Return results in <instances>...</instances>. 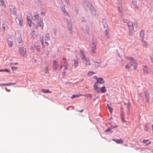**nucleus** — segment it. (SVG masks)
<instances>
[{"mask_svg":"<svg viewBox=\"0 0 153 153\" xmlns=\"http://www.w3.org/2000/svg\"><path fill=\"white\" fill-rule=\"evenodd\" d=\"M62 10L63 13L65 14V15H68V13H67L66 10L65 9V8L64 7H62Z\"/></svg>","mask_w":153,"mask_h":153,"instance_id":"nucleus-23","label":"nucleus"},{"mask_svg":"<svg viewBox=\"0 0 153 153\" xmlns=\"http://www.w3.org/2000/svg\"><path fill=\"white\" fill-rule=\"evenodd\" d=\"M36 48L37 49L38 51H39L40 50V48L39 46L38 45H37L36 46Z\"/></svg>","mask_w":153,"mask_h":153,"instance_id":"nucleus-42","label":"nucleus"},{"mask_svg":"<svg viewBox=\"0 0 153 153\" xmlns=\"http://www.w3.org/2000/svg\"><path fill=\"white\" fill-rule=\"evenodd\" d=\"M121 119L122 120V121L123 122H125V121L124 120V117H123V113H122L121 114Z\"/></svg>","mask_w":153,"mask_h":153,"instance_id":"nucleus-37","label":"nucleus"},{"mask_svg":"<svg viewBox=\"0 0 153 153\" xmlns=\"http://www.w3.org/2000/svg\"><path fill=\"white\" fill-rule=\"evenodd\" d=\"M49 68L48 67H46L45 68V73H49Z\"/></svg>","mask_w":153,"mask_h":153,"instance_id":"nucleus-32","label":"nucleus"},{"mask_svg":"<svg viewBox=\"0 0 153 153\" xmlns=\"http://www.w3.org/2000/svg\"><path fill=\"white\" fill-rule=\"evenodd\" d=\"M3 70H4V71H6L7 72H9V71L7 69H3Z\"/></svg>","mask_w":153,"mask_h":153,"instance_id":"nucleus-49","label":"nucleus"},{"mask_svg":"<svg viewBox=\"0 0 153 153\" xmlns=\"http://www.w3.org/2000/svg\"><path fill=\"white\" fill-rule=\"evenodd\" d=\"M94 78L95 79H96L97 80V79H98L99 78H98L96 76H95L94 77Z\"/></svg>","mask_w":153,"mask_h":153,"instance_id":"nucleus-51","label":"nucleus"},{"mask_svg":"<svg viewBox=\"0 0 153 153\" xmlns=\"http://www.w3.org/2000/svg\"><path fill=\"white\" fill-rule=\"evenodd\" d=\"M74 66L75 68H76L78 66V59H74Z\"/></svg>","mask_w":153,"mask_h":153,"instance_id":"nucleus-12","label":"nucleus"},{"mask_svg":"<svg viewBox=\"0 0 153 153\" xmlns=\"http://www.w3.org/2000/svg\"><path fill=\"white\" fill-rule=\"evenodd\" d=\"M85 60V65L87 66H88L90 65V60L88 59H84V60Z\"/></svg>","mask_w":153,"mask_h":153,"instance_id":"nucleus-14","label":"nucleus"},{"mask_svg":"<svg viewBox=\"0 0 153 153\" xmlns=\"http://www.w3.org/2000/svg\"><path fill=\"white\" fill-rule=\"evenodd\" d=\"M121 112H122V113H122V111H123V108H122L121 107Z\"/></svg>","mask_w":153,"mask_h":153,"instance_id":"nucleus-57","label":"nucleus"},{"mask_svg":"<svg viewBox=\"0 0 153 153\" xmlns=\"http://www.w3.org/2000/svg\"><path fill=\"white\" fill-rule=\"evenodd\" d=\"M114 128V127H113V126H111L110 127L108 128L106 130H105L104 131L105 132H108V131H109L111 133H112L113 132V131H111V130Z\"/></svg>","mask_w":153,"mask_h":153,"instance_id":"nucleus-21","label":"nucleus"},{"mask_svg":"<svg viewBox=\"0 0 153 153\" xmlns=\"http://www.w3.org/2000/svg\"><path fill=\"white\" fill-rule=\"evenodd\" d=\"M17 41L19 43H20L22 41V39L21 37H19L17 39Z\"/></svg>","mask_w":153,"mask_h":153,"instance_id":"nucleus-30","label":"nucleus"},{"mask_svg":"<svg viewBox=\"0 0 153 153\" xmlns=\"http://www.w3.org/2000/svg\"><path fill=\"white\" fill-rule=\"evenodd\" d=\"M151 143V142H149L147 144H146V145H148V144H150Z\"/></svg>","mask_w":153,"mask_h":153,"instance_id":"nucleus-59","label":"nucleus"},{"mask_svg":"<svg viewBox=\"0 0 153 153\" xmlns=\"http://www.w3.org/2000/svg\"><path fill=\"white\" fill-rule=\"evenodd\" d=\"M18 68L17 67L14 66H13L11 68L12 70L13 71L17 70Z\"/></svg>","mask_w":153,"mask_h":153,"instance_id":"nucleus-38","label":"nucleus"},{"mask_svg":"<svg viewBox=\"0 0 153 153\" xmlns=\"http://www.w3.org/2000/svg\"><path fill=\"white\" fill-rule=\"evenodd\" d=\"M82 96V94H80L79 95H72V96L71 97V98L72 99L74 98L77 97H78L80 96Z\"/></svg>","mask_w":153,"mask_h":153,"instance_id":"nucleus-26","label":"nucleus"},{"mask_svg":"<svg viewBox=\"0 0 153 153\" xmlns=\"http://www.w3.org/2000/svg\"><path fill=\"white\" fill-rule=\"evenodd\" d=\"M7 43L9 47H11L13 46V42L12 41L8 40L7 42Z\"/></svg>","mask_w":153,"mask_h":153,"instance_id":"nucleus-22","label":"nucleus"},{"mask_svg":"<svg viewBox=\"0 0 153 153\" xmlns=\"http://www.w3.org/2000/svg\"><path fill=\"white\" fill-rule=\"evenodd\" d=\"M5 84H0V86H5Z\"/></svg>","mask_w":153,"mask_h":153,"instance_id":"nucleus-50","label":"nucleus"},{"mask_svg":"<svg viewBox=\"0 0 153 153\" xmlns=\"http://www.w3.org/2000/svg\"><path fill=\"white\" fill-rule=\"evenodd\" d=\"M14 64L15 65H17L18 64V63L16 62L14 63Z\"/></svg>","mask_w":153,"mask_h":153,"instance_id":"nucleus-53","label":"nucleus"},{"mask_svg":"<svg viewBox=\"0 0 153 153\" xmlns=\"http://www.w3.org/2000/svg\"><path fill=\"white\" fill-rule=\"evenodd\" d=\"M89 5H90L91 6H92V4H90Z\"/></svg>","mask_w":153,"mask_h":153,"instance_id":"nucleus-60","label":"nucleus"},{"mask_svg":"<svg viewBox=\"0 0 153 153\" xmlns=\"http://www.w3.org/2000/svg\"><path fill=\"white\" fill-rule=\"evenodd\" d=\"M95 74V73H94L93 71H90V72H88V76H91V75H93V74Z\"/></svg>","mask_w":153,"mask_h":153,"instance_id":"nucleus-34","label":"nucleus"},{"mask_svg":"<svg viewBox=\"0 0 153 153\" xmlns=\"http://www.w3.org/2000/svg\"><path fill=\"white\" fill-rule=\"evenodd\" d=\"M10 9H13L14 8V7L12 5L10 6Z\"/></svg>","mask_w":153,"mask_h":153,"instance_id":"nucleus-44","label":"nucleus"},{"mask_svg":"<svg viewBox=\"0 0 153 153\" xmlns=\"http://www.w3.org/2000/svg\"><path fill=\"white\" fill-rule=\"evenodd\" d=\"M80 53L82 55V59L84 60V59H85V55L84 54V52L82 51H80Z\"/></svg>","mask_w":153,"mask_h":153,"instance_id":"nucleus-28","label":"nucleus"},{"mask_svg":"<svg viewBox=\"0 0 153 153\" xmlns=\"http://www.w3.org/2000/svg\"><path fill=\"white\" fill-rule=\"evenodd\" d=\"M107 105L108 106V108L109 109V110L110 112V113H111L113 111L112 108L111 107L110 105H109L108 104H107Z\"/></svg>","mask_w":153,"mask_h":153,"instance_id":"nucleus-27","label":"nucleus"},{"mask_svg":"<svg viewBox=\"0 0 153 153\" xmlns=\"http://www.w3.org/2000/svg\"><path fill=\"white\" fill-rule=\"evenodd\" d=\"M151 61H152L153 62V58H151Z\"/></svg>","mask_w":153,"mask_h":153,"instance_id":"nucleus-56","label":"nucleus"},{"mask_svg":"<svg viewBox=\"0 0 153 153\" xmlns=\"http://www.w3.org/2000/svg\"><path fill=\"white\" fill-rule=\"evenodd\" d=\"M152 128L153 127V124H152Z\"/></svg>","mask_w":153,"mask_h":153,"instance_id":"nucleus-61","label":"nucleus"},{"mask_svg":"<svg viewBox=\"0 0 153 153\" xmlns=\"http://www.w3.org/2000/svg\"><path fill=\"white\" fill-rule=\"evenodd\" d=\"M144 33L143 31H141L140 33V36L141 40H143L144 38Z\"/></svg>","mask_w":153,"mask_h":153,"instance_id":"nucleus-16","label":"nucleus"},{"mask_svg":"<svg viewBox=\"0 0 153 153\" xmlns=\"http://www.w3.org/2000/svg\"><path fill=\"white\" fill-rule=\"evenodd\" d=\"M127 59L130 61L131 65L134 66V68L135 69L137 66V64L136 62L135 59L131 57H127Z\"/></svg>","mask_w":153,"mask_h":153,"instance_id":"nucleus-3","label":"nucleus"},{"mask_svg":"<svg viewBox=\"0 0 153 153\" xmlns=\"http://www.w3.org/2000/svg\"><path fill=\"white\" fill-rule=\"evenodd\" d=\"M20 54L23 56H26V49L23 47L20 48L19 50Z\"/></svg>","mask_w":153,"mask_h":153,"instance_id":"nucleus-4","label":"nucleus"},{"mask_svg":"<svg viewBox=\"0 0 153 153\" xmlns=\"http://www.w3.org/2000/svg\"><path fill=\"white\" fill-rule=\"evenodd\" d=\"M32 19V16L31 15H29L27 16V22L30 27L31 26Z\"/></svg>","mask_w":153,"mask_h":153,"instance_id":"nucleus-7","label":"nucleus"},{"mask_svg":"<svg viewBox=\"0 0 153 153\" xmlns=\"http://www.w3.org/2000/svg\"><path fill=\"white\" fill-rule=\"evenodd\" d=\"M14 84H15V83H6L5 84V86H9V85H14Z\"/></svg>","mask_w":153,"mask_h":153,"instance_id":"nucleus-39","label":"nucleus"},{"mask_svg":"<svg viewBox=\"0 0 153 153\" xmlns=\"http://www.w3.org/2000/svg\"><path fill=\"white\" fill-rule=\"evenodd\" d=\"M62 68V65H61L60 66V69H61Z\"/></svg>","mask_w":153,"mask_h":153,"instance_id":"nucleus-52","label":"nucleus"},{"mask_svg":"<svg viewBox=\"0 0 153 153\" xmlns=\"http://www.w3.org/2000/svg\"><path fill=\"white\" fill-rule=\"evenodd\" d=\"M65 67V68L63 70V71L62 72V75L63 76H65V74L66 73V70L68 69V65L66 66V65L65 66H64Z\"/></svg>","mask_w":153,"mask_h":153,"instance_id":"nucleus-19","label":"nucleus"},{"mask_svg":"<svg viewBox=\"0 0 153 153\" xmlns=\"http://www.w3.org/2000/svg\"><path fill=\"white\" fill-rule=\"evenodd\" d=\"M148 140H143V142L144 143H146V142L148 141Z\"/></svg>","mask_w":153,"mask_h":153,"instance_id":"nucleus-47","label":"nucleus"},{"mask_svg":"<svg viewBox=\"0 0 153 153\" xmlns=\"http://www.w3.org/2000/svg\"><path fill=\"white\" fill-rule=\"evenodd\" d=\"M94 89L95 88H98L99 87H98V85H97V83H96L94 85Z\"/></svg>","mask_w":153,"mask_h":153,"instance_id":"nucleus-41","label":"nucleus"},{"mask_svg":"<svg viewBox=\"0 0 153 153\" xmlns=\"http://www.w3.org/2000/svg\"><path fill=\"white\" fill-rule=\"evenodd\" d=\"M50 40V36L49 35L48 33H46L45 36V43L47 44V45H48V43L47 41Z\"/></svg>","mask_w":153,"mask_h":153,"instance_id":"nucleus-9","label":"nucleus"},{"mask_svg":"<svg viewBox=\"0 0 153 153\" xmlns=\"http://www.w3.org/2000/svg\"><path fill=\"white\" fill-rule=\"evenodd\" d=\"M105 34L107 38H108L109 37L108 32L107 30H105Z\"/></svg>","mask_w":153,"mask_h":153,"instance_id":"nucleus-31","label":"nucleus"},{"mask_svg":"<svg viewBox=\"0 0 153 153\" xmlns=\"http://www.w3.org/2000/svg\"><path fill=\"white\" fill-rule=\"evenodd\" d=\"M145 97V100L146 102H148L149 101V95L148 92L146 91L144 92Z\"/></svg>","mask_w":153,"mask_h":153,"instance_id":"nucleus-6","label":"nucleus"},{"mask_svg":"<svg viewBox=\"0 0 153 153\" xmlns=\"http://www.w3.org/2000/svg\"><path fill=\"white\" fill-rule=\"evenodd\" d=\"M143 73L145 74H146L148 73V69L147 67L146 66H143Z\"/></svg>","mask_w":153,"mask_h":153,"instance_id":"nucleus-13","label":"nucleus"},{"mask_svg":"<svg viewBox=\"0 0 153 153\" xmlns=\"http://www.w3.org/2000/svg\"><path fill=\"white\" fill-rule=\"evenodd\" d=\"M101 64L100 62H95L94 63V65L96 67H99Z\"/></svg>","mask_w":153,"mask_h":153,"instance_id":"nucleus-24","label":"nucleus"},{"mask_svg":"<svg viewBox=\"0 0 153 153\" xmlns=\"http://www.w3.org/2000/svg\"><path fill=\"white\" fill-rule=\"evenodd\" d=\"M0 4H1L2 6H3L4 4V2L3 0H1L0 1Z\"/></svg>","mask_w":153,"mask_h":153,"instance_id":"nucleus-43","label":"nucleus"},{"mask_svg":"<svg viewBox=\"0 0 153 153\" xmlns=\"http://www.w3.org/2000/svg\"><path fill=\"white\" fill-rule=\"evenodd\" d=\"M39 26L41 27L42 30H43L44 27V23L42 20H40L39 23Z\"/></svg>","mask_w":153,"mask_h":153,"instance_id":"nucleus-15","label":"nucleus"},{"mask_svg":"<svg viewBox=\"0 0 153 153\" xmlns=\"http://www.w3.org/2000/svg\"><path fill=\"white\" fill-rule=\"evenodd\" d=\"M94 89L97 93H99L100 92V89L99 88H95Z\"/></svg>","mask_w":153,"mask_h":153,"instance_id":"nucleus-36","label":"nucleus"},{"mask_svg":"<svg viewBox=\"0 0 153 153\" xmlns=\"http://www.w3.org/2000/svg\"><path fill=\"white\" fill-rule=\"evenodd\" d=\"M118 2L117 4L119 14L122 17H124L128 14V11L122 8L121 6L122 1L121 0H118Z\"/></svg>","mask_w":153,"mask_h":153,"instance_id":"nucleus-2","label":"nucleus"},{"mask_svg":"<svg viewBox=\"0 0 153 153\" xmlns=\"http://www.w3.org/2000/svg\"><path fill=\"white\" fill-rule=\"evenodd\" d=\"M147 44L146 42L143 41L142 45L143 47L146 48L147 47Z\"/></svg>","mask_w":153,"mask_h":153,"instance_id":"nucleus-25","label":"nucleus"},{"mask_svg":"<svg viewBox=\"0 0 153 153\" xmlns=\"http://www.w3.org/2000/svg\"><path fill=\"white\" fill-rule=\"evenodd\" d=\"M104 82V81L102 78H99L98 79H97V81L96 83H99L100 84H103Z\"/></svg>","mask_w":153,"mask_h":153,"instance_id":"nucleus-11","label":"nucleus"},{"mask_svg":"<svg viewBox=\"0 0 153 153\" xmlns=\"http://www.w3.org/2000/svg\"><path fill=\"white\" fill-rule=\"evenodd\" d=\"M112 140L118 144H121L123 143V140L121 139H112Z\"/></svg>","mask_w":153,"mask_h":153,"instance_id":"nucleus-10","label":"nucleus"},{"mask_svg":"<svg viewBox=\"0 0 153 153\" xmlns=\"http://www.w3.org/2000/svg\"><path fill=\"white\" fill-rule=\"evenodd\" d=\"M96 45L94 43L92 44L91 45V54H94L96 52Z\"/></svg>","mask_w":153,"mask_h":153,"instance_id":"nucleus-5","label":"nucleus"},{"mask_svg":"<svg viewBox=\"0 0 153 153\" xmlns=\"http://www.w3.org/2000/svg\"><path fill=\"white\" fill-rule=\"evenodd\" d=\"M35 19L36 20H39V15L38 14H36L34 16Z\"/></svg>","mask_w":153,"mask_h":153,"instance_id":"nucleus-29","label":"nucleus"},{"mask_svg":"<svg viewBox=\"0 0 153 153\" xmlns=\"http://www.w3.org/2000/svg\"><path fill=\"white\" fill-rule=\"evenodd\" d=\"M53 65L54 69L55 70H56L58 67V65L57 62L56 60H53Z\"/></svg>","mask_w":153,"mask_h":153,"instance_id":"nucleus-8","label":"nucleus"},{"mask_svg":"<svg viewBox=\"0 0 153 153\" xmlns=\"http://www.w3.org/2000/svg\"><path fill=\"white\" fill-rule=\"evenodd\" d=\"M82 95L86 97H90L91 98H92V97L91 96V95L90 94H88L86 95Z\"/></svg>","mask_w":153,"mask_h":153,"instance_id":"nucleus-33","label":"nucleus"},{"mask_svg":"<svg viewBox=\"0 0 153 153\" xmlns=\"http://www.w3.org/2000/svg\"><path fill=\"white\" fill-rule=\"evenodd\" d=\"M123 22L124 23H127V22H127V19H123Z\"/></svg>","mask_w":153,"mask_h":153,"instance_id":"nucleus-46","label":"nucleus"},{"mask_svg":"<svg viewBox=\"0 0 153 153\" xmlns=\"http://www.w3.org/2000/svg\"><path fill=\"white\" fill-rule=\"evenodd\" d=\"M19 24L21 26H22V21L21 20H19Z\"/></svg>","mask_w":153,"mask_h":153,"instance_id":"nucleus-45","label":"nucleus"},{"mask_svg":"<svg viewBox=\"0 0 153 153\" xmlns=\"http://www.w3.org/2000/svg\"><path fill=\"white\" fill-rule=\"evenodd\" d=\"M4 70H0V72L3 71Z\"/></svg>","mask_w":153,"mask_h":153,"instance_id":"nucleus-55","label":"nucleus"},{"mask_svg":"<svg viewBox=\"0 0 153 153\" xmlns=\"http://www.w3.org/2000/svg\"><path fill=\"white\" fill-rule=\"evenodd\" d=\"M106 90L105 86H102L100 89V91L102 93H104L106 92Z\"/></svg>","mask_w":153,"mask_h":153,"instance_id":"nucleus-17","label":"nucleus"},{"mask_svg":"<svg viewBox=\"0 0 153 153\" xmlns=\"http://www.w3.org/2000/svg\"><path fill=\"white\" fill-rule=\"evenodd\" d=\"M41 90L44 93H51V91H49V90L47 89H42Z\"/></svg>","mask_w":153,"mask_h":153,"instance_id":"nucleus-20","label":"nucleus"},{"mask_svg":"<svg viewBox=\"0 0 153 153\" xmlns=\"http://www.w3.org/2000/svg\"><path fill=\"white\" fill-rule=\"evenodd\" d=\"M41 42L42 44V45H43V46H44V44H43V39H42L41 40ZM43 47H44V46H43Z\"/></svg>","mask_w":153,"mask_h":153,"instance_id":"nucleus-48","label":"nucleus"},{"mask_svg":"<svg viewBox=\"0 0 153 153\" xmlns=\"http://www.w3.org/2000/svg\"><path fill=\"white\" fill-rule=\"evenodd\" d=\"M83 111V110H82L81 111H79L80 112H82Z\"/></svg>","mask_w":153,"mask_h":153,"instance_id":"nucleus-58","label":"nucleus"},{"mask_svg":"<svg viewBox=\"0 0 153 153\" xmlns=\"http://www.w3.org/2000/svg\"><path fill=\"white\" fill-rule=\"evenodd\" d=\"M62 59L63 61L64 66H65L66 65V66L68 65V63L67 61V59L65 58H63Z\"/></svg>","mask_w":153,"mask_h":153,"instance_id":"nucleus-18","label":"nucleus"},{"mask_svg":"<svg viewBox=\"0 0 153 153\" xmlns=\"http://www.w3.org/2000/svg\"><path fill=\"white\" fill-rule=\"evenodd\" d=\"M112 126L114 127V128H116V127H117V126H116V125H115V126Z\"/></svg>","mask_w":153,"mask_h":153,"instance_id":"nucleus-54","label":"nucleus"},{"mask_svg":"<svg viewBox=\"0 0 153 153\" xmlns=\"http://www.w3.org/2000/svg\"><path fill=\"white\" fill-rule=\"evenodd\" d=\"M137 23L135 21L133 22L131 21L128 22L127 23V26L128 27L129 34V36H132L134 32V26L136 28L137 27Z\"/></svg>","mask_w":153,"mask_h":153,"instance_id":"nucleus-1","label":"nucleus"},{"mask_svg":"<svg viewBox=\"0 0 153 153\" xmlns=\"http://www.w3.org/2000/svg\"><path fill=\"white\" fill-rule=\"evenodd\" d=\"M7 27V25L5 24H3L2 25V27L4 30H5Z\"/></svg>","mask_w":153,"mask_h":153,"instance_id":"nucleus-35","label":"nucleus"},{"mask_svg":"<svg viewBox=\"0 0 153 153\" xmlns=\"http://www.w3.org/2000/svg\"><path fill=\"white\" fill-rule=\"evenodd\" d=\"M130 68V66L128 65H126L125 67V69H129Z\"/></svg>","mask_w":153,"mask_h":153,"instance_id":"nucleus-40","label":"nucleus"}]
</instances>
